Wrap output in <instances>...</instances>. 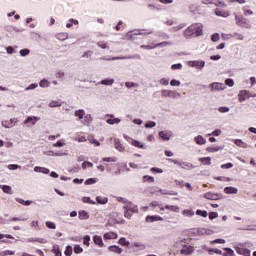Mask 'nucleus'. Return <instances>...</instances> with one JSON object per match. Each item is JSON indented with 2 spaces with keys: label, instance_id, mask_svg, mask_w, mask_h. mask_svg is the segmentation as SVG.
I'll list each match as a JSON object with an SVG mask.
<instances>
[{
  "label": "nucleus",
  "instance_id": "9",
  "mask_svg": "<svg viewBox=\"0 0 256 256\" xmlns=\"http://www.w3.org/2000/svg\"><path fill=\"white\" fill-rule=\"evenodd\" d=\"M189 66L195 67L196 69H203V67H205V61H203V60L190 61Z\"/></svg>",
  "mask_w": 256,
  "mask_h": 256
},
{
  "label": "nucleus",
  "instance_id": "2",
  "mask_svg": "<svg viewBox=\"0 0 256 256\" xmlns=\"http://www.w3.org/2000/svg\"><path fill=\"white\" fill-rule=\"evenodd\" d=\"M125 59H138L141 61V55L140 54H134V55H128V56H120V57H112V58H105L101 57V61H121Z\"/></svg>",
  "mask_w": 256,
  "mask_h": 256
},
{
  "label": "nucleus",
  "instance_id": "40",
  "mask_svg": "<svg viewBox=\"0 0 256 256\" xmlns=\"http://www.w3.org/2000/svg\"><path fill=\"white\" fill-rule=\"evenodd\" d=\"M224 253H222L223 256H235V251L231 248H224Z\"/></svg>",
  "mask_w": 256,
  "mask_h": 256
},
{
  "label": "nucleus",
  "instance_id": "47",
  "mask_svg": "<svg viewBox=\"0 0 256 256\" xmlns=\"http://www.w3.org/2000/svg\"><path fill=\"white\" fill-rule=\"evenodd\" d=\"M7 168L10 170V171H16V169H21V166H19L18 164H9L7 166Z\"/></svg>",
  "mask_w": 256,
  "mask_h": 256
},
{
  "label": "nucleus",
  "instance_id": "63",
  "mask_svg": "<svg viewBox=\"0 0 256 256\" xmlns=\"http://www.w3.org/2000/svg\"><path fill=\"white\" fill-rule=\"evenodd\" d=\"M242 11H243V13H244L245 16H247V15H253V12H252L251 10L247 9V6L243 7V8H242Z\"/></svg>",
  "mask_w": 256,
  "mask_h": 256
},
{
  "label": "nucleus",
  "instance_id": "29",
  "mask_svg": "<svg viewBox=\"0 0 256 256\" xmlns=\"http://www.w3.org/2000/svg\"><path fill=\"white\" fill-rule=\"evenodd\" d=\"M96 201L99 205H106V203H108L109 199L107 197L98 196V197H96Z\"/></svg>",
  "mask_w": 256,
  "mask_h": 256
},
{
  "label": "nucleus",
  "instance_id": "35",
  "mask_svg": "<svg viewBox=\"0 0 256 256\" xmlns=\"http://www.w3.org/2000/svg\"><path fill=\"white\" fill-rule=\"evenodd\" d=\"M164 209H167L168 211H173L174 213H179V208L175 205H166L164 206Z\"/></svg>",
  "mask_w": 256,
  "mask_h": 256
},
{
  "label": "nucleus",
  "instance_id": "32",
  "mask_svg": "<svg viewBox=\"0 0 256 256\" xmlns=\"http://www.w3.org/2000/svg\"><path fill=\"white\" fill-rule=\"evenodd\" d=\"M104 239L109 240V239H117V233L115 232H108L104 234Z\"/></svg>",
  "mask_w": 256,
  "mask_h": 256
},
{
  "label": "nucleus",
  "instance_id": "33",
  "mask_svg": "<svg viewBox=\"0 0 256 256\" xmlns=\"http://www.w3.org/2000/svg\"><path fill=\"white\" fill-rule=\"evenodd\" d=\"M46 155H48L49 157H63L67 155V153H54L53 151H48L46 152Z\"/></svg>",
  "mask_w": 256,
  "mask_h": 256
},
{
  "label": "nucleus",
  "instance_id": "20",
  "mask_svg": "<svg viewBox=\"0 0 256 256\" xmlns=\"http://www.w3.org/2000/svg\"><path fill=\"white\" fill-rule=\"evenodd\" d=\"M113 83H115V79H103L100 82L97 83V85H106V86H110L113 85Z\"/></svg>",
  "mask_w": 256,
  "mask_h": 256
},
{
  "label": "nucleus",
  "instance_id": "5",
  "mask_svg": "<svg viewBox=\"0 0 256 256\" xmlns=\"http://www.w3.org/2000/svg\"><path fill=\"white\" fill-rule=\"evenodd\" d=\"M17 118H11L10 120H3L1 122L2 127L5 129H13L17 125Z\"/></svg>",
  "mask_w": 256,
  "mask_h": 256
},
{
  "label": "nucleus",
  "instance_id": "50",
  "mask_svg": "<svg viewBox=\"0 0 256 256\" xmlns=\"http://www.w3.org/2000/svg\"><path fill=\"white\" fill-rule=\"evenodd\" d=\"M167 45H173V43L164 41V42H160L158 44H155L154 47H167Z\"/></svg>",
  "mask_w": 256,
  "mask_h": 256
},
{
  "label": "nucleus",
  "instance_id": "57",
  "mask_svg": "<svg viewBox=\"0 0 256 256\" xmlns=\"http://www.w3.org/2000/svg\"><path fill=\"white\" fill-rule=\"evenodd\" d=\"M74 253H76V255H79V253H83V248L80 245H75Z\"/></svg>",
  "mask_w": 256,
  "mask_h": 256
},
{
  "label": "nucleus",
  "instance_id": "59",
  "mask_svg": "<svg viewBox=\"0 0 256 256\" xmlns=\"http://www.w3.org/2000/svg\"><path fill=\"white\" fill-rule=\"evenodd\" d=\"M219 113H229L230 109L227 106H221L218 108Z\"/></svg>",
  "mask_w": 256,
  "mask_h": 256
},
{
  "label": "nucleus",
  "instance_id": "22",
  "mask_svg": "<svg viewBox=\"0 0 256 256\" xmlns=\"http://www.w3.org/2000/svg\"><path fill=\"white\" fill-rule=\"evenodd\" d=\"M197 145H205L207 143V139H205L202 135H198L194 138Z\"/></svg>",
  "mask_w": 256,
  "mask_h": 256
},
{
  "label": "nucleus",
  "instance_id": "18",
  "mask_svg": "<svg viewBox=\"0 0 256 256\" xmlns=\"http://www.w3.org/2000/svg\"><path fill=\"white\" fill-rule=\"evenodd\" d=\"M239 192V190L235 187H226L224 188V193H226V195H237V193Z\"/></svg>",
  "mask_w": 256,
  "mask_h": 256
},
{
  "label": "nucleus",
  "instance_id": "41",
  "mask_svg": "<svg viewBox=\"0 0 256 256\" xmlns=\"http://www.w3.org/2000/svg\"><path fill=\"white\" fill-rule=\"evenodd\" d=\"M51 82H49L47 79H43L40 81L39 86L42 87L43 89L50 87Z\"/></svg>",
  "mask_w": 256,
  "mask_h": 256
},
{
  "label": "nucleus",
  "instance_id": "11",
  "mask_svg": "<svg viewBox=\"0 0 256 256\" xmlns=\"http://www.w3.org/2000/svg\"><path fill=\"white\" fill-rule=\"evenodd\" d=\"M221 198V194L208 192L204 194V199H208L210 201H217Z\"/></svg>",
  "mask_w": 256,
  "mask_h": 256
},
{
  "label": "nucleus",
  "instance_id": "52",
  "mask_svg": "<svg viewBox=\"0 0 256 256\" xmlns=\"http://www.w3.org/2000/svg\"><path fill=\"white\" fill-rule=\"evenodd\" d=\"M82 201H83V203H89L90 205H95L96 204V202L91 200L90 197H83Z\"/></svg>",
  "mask_w": 256,
  "mask_h": 256
},
{
  "label": "nucleus",
  "instance_id": "38",
  "mask_svg": "<svg viewBox=\"0 0 256 256\" xmlns=\"http://www.w3.org/2000/svg\"><path fill=\"white\" fill-rule=\"evenodd\" d=\"M74 115L75 117H78V119H83V117H85V110L83 109L76 110Z\"/></svg>",
  "mask_w": 256,
  "mask_h": 256
},
{
  "label": "nucleus",
  "instance_id": "14",
  "mask_svg": "<svg viewBox=\"0 0 256 256\" xmlns=\"http://www.w3.org/2000/svg\"><path fill=\"white\" fill-rule=\"evenodd\" d=\"M197 235H213V230L206 229V228H199L197 229Z\"/></svg>",
  "mask_w": 256,
  "mask_h": 256
},
{
  "label": "nucleus",
  "instance_id": "23",
  "mask_svg": "<svg viewBox=\"0 0 256 256\" xmlns=\"http://www.w3.org/2000/svg\"><path fill=\"white\" fill-rule=\"evenodd\" d=\"M114 141H115V149L120 151V153H123V151H125V146L121 144V141H119V139H115Z\"/></svg>",
  "mask_w": 256,
  "mask_h": 256
},
{
  "label": "nucleus",
  "instance_id": "54",
  "mask_svg": "<svg viewBox=\"0 0 256 256\" xmlns=\"http://www.w3.org/2000/svg\"><path fill=\"white\" fill-rule=\"evenodd\" d=\"M118 243H119L120 245H123V247L129 246V242L125 239V237L120 238L119 241H118Z\"/></svg>",
  "mask_w": 256,
  "mask_h": 256
},
{
  "label": "nucleus",
  "instance_id": "64",
  "mask_svg": "<svg viewBox=\"0 0 256 256\" xmlns=\"http://www.w3.org/2000/svg\"><path fill=\"white\" fill-rule=\"evenodd\" d=\"M89 241H91V236L89 235L84 236V240H83L84 245L89 247Z\"/></svg>",
  "mask_w": 256,
  "mask_h": 256
},
{
  "label": "nucleus",
  "instance_id": "31",
  "mask_svg": "<svg viewBox=\"0 0 256 256\" xmlns=\"http://www.w3.org/2000/svg\"><path fill=\"white\" fill-rule=\"evenodd\" d=\"M56 38L59 39V41H67L69 39L68 33H59L56 35Z\"/></svg>",
  "mask_w": 256,
  "mask_h": 256
},
{
  "label": "nucleus",
  "instance_id": "16",
  "mask_svg": "<svg viewBox=\"0 0 256 256\" xmlns=\"http://www.w3.org/2000/svg\"><path fill=\"white\" fill-rule=\"evenodd\" d=\"M108 251H111L112 253H117L118 255H121L123 253V249L117 245L109 246Z\"/></svg>",
  "mask_w": 256,
  "mask_h": 256
},
{
  "label": "nucleus",
  "instance_id": "44",
  "mask_svg": "<svg viewBox=\"0 0 256 256\" xmlns=\"http://www.w3.org/2000/svg\"><path fill=\"white\" fill-rule=\"evenodd\" d=\"M73 24L74 25H79V21L71 18L69 20V23L66 24L67 29H71L73 27Z\"/></svg>",
  "mask_w": 256,
  "mask_h": 256
},
{
  "label": "nucleus",
  "instance_id": "27",
  "mask_svg": "<svg viewBox=\"0 0 256 256\" xmlns=\"http://www.w3.org/2000/svg\"><path fill=\"white\" fill-rule=\"evenodd\" d=\"M106 123H108V125H119V123H121V119L119 118H109L106 120Z\"/></svg>",
  "mask_w": 256,
  "mask_h": 256
},
{
  "label": "nucleus",
  "instance_id": "7",
  "mask_svg": "<svg viewBox=\"0 0 256 256\" xmlns=\"http://www.w3.org/2000/svg\"><path fill=\"white\" fill-rule=\"evenodd\" d=\"M208 87L212 93L215 91H223V89H225V86L223 85V83H219V82H213Z\"/></svg>",
  "mask_w": 256,
  "mask_h": 256
},
{
  "label": "nucleus",
  "instance_id": "42",
  "mask_svg": "<svg viewBox=\"0 0 256 256\" xmlns=\"http://www.w3.org/2000/svg\"><path fill=\"white\" fill-rule=\"evenodd\" d=\"M124 209H126V211H124V217H126V219H131L132 214L131 212V206H125Z\"/></svg>",
  "mask_w": 256,
  "mask_h": 256
},
{
  "label": "nucleus",
  "instance_id": "3",
  "mask_svg": "<svg viewBox=\"0 0 256 256\" xmlns=\"http://www.w3.org/2000/svg\"><path fill=\"white\" fill-rule=\"evenodd\" d=\"M235 21H236V25H238V27H243L244 29H251V24H249V22H247V18L243 17V16H235Z\"/></svg>",
  "mask_w": 256,
  "mask_h": 256
},
{
  "label": "nucleus",
  "instance_id": "46",
  "mask_svg": "<svg viewBox=\"0 0 256 256\" xmlns=\"http://www.w3.org/2000/svg\"><path fill=\"white\" fill-rule=\"evenodd\" d=\"M95 183H97V178H88L84 182V185H95Z\"/></svg>",
  "mask_w": 256,
  "mask_h": 256
},
{
  "label": "nucleus",
  "instance_id": "55",
  "mask_svg": "<svg viewBox=\"0 0 256 256\" xmlns=\"http://www.w3.org/2000/svg\"><path fill=\"white\" fill-rule=\"evenodd\" d=\"M37 87H39V84L33 83V84H30L28 87H26L25 91H33V89H37Z\"/></svg>",
  "mask_w": 256,
  "mask_h": 256
},
{
  "label": "nucleus",
  "instance_id": "51",
  "mask_svg": "<svg viewBox=\"0 0 256 256\" xmlns=\"http://www.w3.org/2000/svg\"><path fill=\"white\" fill-rule=\"evenodd\" d=\"M64 255H66V256H71V255H73V247L67 246V247H66V250H65V252H64Z\"/></svg>",
  "mask_w": 256,
  "mask_h": 256
},
{
  "label": "nucleus",
  "instance_id": "28",
  "mask_svg": "<svg viewBox=\"0 0 256 256\" xmlns=\"http://www.w3.org/2000/svg\"><path fill=\"white\" fill-rule=\"evenodd\" d=\"M215 15H217V17H229V12L224 11V10L216 9L215 10Z\"/></svg>",
  "mask_w": 256,
  "mask_h": 256
},
{
  "label": "nucleus",
  "instance_id": "61",
  "mask_svg": "<svg viewBox=\"0 0 256 256\" xmlns=\"http://www.w3.org/2000/svg\"><path fill=\"white\" fill-rule=\"evenodd\" d=\"M196 215H200V217H207V211H205V210H197L196 211Z\"/></svg>",
  "mask_w": 256,
  "mask_h": 256
},
{
  "label": "nucleus",
  "instance_id": "6",
  "mask_svg": "<svg viewBox=\"0 0 256 256\" xmlns=\"http://www.w3.org/2000/svg\"><path fill=\"white\" fill-rule=\"evenodd\" d=\"M162 97H170L172 99H177V97H181V93L173 90H162Z\"/></svg>",
  "mask_w": 256,
  "mask_h": 256
},
{
  "label": "nucleus",
  "instance_id": "49",
  "mask_svg": "<svg viewBox=\"0 0 256 256\" xmlns=\"http://www.w3.org/2000/svg\"><path fill=\"white\" fill-rule=\"evenodd\" d=\"M88 141H89L91 144L96 145V147H99V146L101 145V143H100L99 141L95 140V138H93V136H90V137L88 138Z\"/></svg>",
  "mask_w": 256,
  "mask_h": 256
},
{
  "label": "nucleus",
  "instance_id": "8",
  "mask_svg": "<svg viewBox=\"0 0 256 256\" xmlns=\"http://www.w3.org/2000/svg\"><path fill=\"white\" fill-rule=\"evenodd\" d=\"M235 251L238 255L251 256V250L244 248L243 246H236Z\"/></svg>",
  "mask_w": 256,
  "mask_h": 256
},
{
  "label": "nucleus",
  "instance_id": "21",
  "mask_svg": "<svg viewBox=\"0 0 256 256\" xmlns=\"http://www.w3.org/2000/svg\"><path fill=\"white\" fill-rule=\"evenodd\" d=\"M0 189H2L3 193L13 195V188H11V186L9 185H0Z\"/></svg>",
  "mask_w": 256,
  "mask_h": 256
},
{
  "label": "nucleus",
  "instance_id": "34",
  "mask_svg": "<svg viewBox=\"0 0 256 256\" xmlns=\"http://www.w3.org/2000/svg\"><path fill=\"white\" fill-rule=\"evenodd\" d=\"M63 105V102L61 100H52L49 103V107H61Z\"/></svg>",
  "mask_w": 256,
  "mask_h": 256
},
{
  "label": "nucleus",
  "instance_id": "13",
  "mask_svg": "<svg viewBox=\"0 0 256 256\" xmlns=\"http://www.w3.org/2000/svg\"><path fill=\"white\" fill-rule=\"evenodd\" d=\"M93 242L95 245H98V247H105V243H103V238L99 235L93 236Z\"/></svg>",
  "mask_w": 256,
  "mask_h": 256
},
{
  "label": "nucleus",
  "instance_id": "56",
  "mask_svg": "<svg viewBox=\"0 0 256 256\" xmlns=\"http://www.w3.org/2000/svg\"><path fill=\"white\" fill-rule=\"evenodd\" d=\"M171 69H172L173 71H175V70H181V69H183V64H182V63L173 64V65L171 66Z\"/></svg>",
  "mask_w": 256,
  "mask_h": 256
},
{
  "label": "nucleus",
  "instance_id": "45",
  "mask_svg": "<svg viewBox=\"0 0 256 256\" xmlns=\"http://www.w3.org/2000/svg\"><path fill=\"white\" fill-rule=\"evenodd\" d=\"M199 161L203 163V165H211V157L199 158Z\"/></svg>",
  "mask_w": 256,
  "mask_h": 256
},
{
  "label": "nucleus",
  "instance_id": "30",
  "mask_svg": "<svg viewBox=\"0 0 256 256\" xmlns=\"http://www.w3.org/2000/svg\"><path fill=\"white\" fill-rule=\"evenodd\" d=\"M131 145H133L134 147H138V149H147V146H144L143 144H141L138 140H131Z\"/></svg>",
  "mask_w": 256,
  "mask_h": 256
},
{
  "label": "nucleus",
  "instance_id": "58",
  "mask_svg": "<svg viewBox=\"0 0 256 256\" xmlns=\"http://www.w3.org/2000/svg\"><path fill=\"white\" fill-rule=\"evenodd\" d=\"M46 227H48V229H57V225L51 221H46Z\"/></svg>",
  "mask_w": 256,
  "mask_h": 256
},
{
  "label": "nucleus",
  "instance_id": "10",
  "mask_svg": "<svg viewBox=\"0 0 256 256\" xmlns=\"http://www.w3.org/2000/svg\"><path fill=\"white\" fill-rule=\"evenodd\" d=\"M172 135L173 132L167 130L159 132V137L162 141H169Z\"/></svg>",
  "mask_w": 256,
  "mask_h": 256
},
{
  "label": "nucleus",
  "instance_id": "60",
  "mask_svg": "<svg viewBox=\"0 0 256 256\" xmlns=\"http://www.w3.org/2000/svg\"><path fill=\"white\" fill-rule=\"evenodd\" d=\"M102 161H106L107 163H116V161H117V158L116 157H113V158H111V157H105V158H103L102 159Z\"/></svg>",
  "mask_w": 256,
  "mask_h": 256
},
{
  "label": "nucleus",
  "instance_id": "39",
  "mask_svg": "<svg viewBox=\"0 0 256 256\" xmlns=\"http://www.w3.org/2000/svg\"><path fill=\"white\" fill-rule=\"evenodd\" d=\"M144 183H155V178L153 176L145 175L143 176Z\"/></svg>",
  "mask_w": 256,
  "mask_h": 256
},
{
  "label": "nucleus",
  "instance_id": "17",
  "mask_svg": "<svg viewBox=\"0 0 256 256\" xmlns=\"http://www.w3.org/2000/svg\"><path fill=\"white\" fill-rule=\"evenodd\" d=\"M40 118L37 116H29L25 121L24 124L27 125L29 123H31L32 125H35V123H37V121H39Z\"/></svg>",
  "mask_w": 256,
  "mask_h": 256
},
{
  "label": "nucleus",
  "instance_id": "43",
  "mask_svg": "<svg viewBox=\"0 0 256 256\" xmlns=\"http://www.w3.org/2000/svg\"><path fill=\"white\" fill-rule=\"evenodd\" d=\"M223 147H207L206 151L208 153H217V151H221Z\"/></svg>",
  "mask_w": 256,
  "mask_h": 256
},
{
  "label": "nucleus",
  "instance_id": "24",
  "mask_svg": "<svg viewBox=\"0 0 256 256\" xmlns=\"http://www.w3.org/2000/svg\"><path fill=\"white\" fill-rule=\"evenodd\" d=\"M79 215V219L87 221V219H89V213L85 210H81L78 212Z\"/></svg>",
  "mask_w": 256,
  "mask_h": 256
},
{
  "label": "nucleus",
  "instance_id": "4",
  "mask_svg": "<svg viewBox=\"0 0 256 256\" xmlns=\"http://www.w3.org/2000/svg\"><path fill=\"white\" fill-rule=\"evenodd\" d=\"M168 161L169 163H174V165H178V167H181V169H195V166L189 162H179L172 158H169Z\"/></svg>",
  "mask_w": 256,
  "mask_h": 256
},
{
  "label": "nucleus",
  "instance_id": "26",
  "mask_svg": "<svg viewBox=\"0 0 256 256\" xmlns=\"http://www.w3.org/2000/svg\"><path fill=\"white\" fill-rule=\"evenodd\" d=\"M34 171L36 173H43L44 175H49V169H47V168L36 166V167H34Z\"/></svg>",
  "mask_w": 256,
  "mask_h": 256
},
{
  "label": "nucleus",
  "instance_id": "15",
  "mask_svg": "<svg viewBox=\"0 0 256 256\" xmlns=\"http://www.w3.org/2000/svg\"><path fill=\"white\" fill-rule=\"evenodd\" d=\"M195 250L193 249V246H184L181 249V254L182 255H191Z\"/></svg>",
  "mask_w": 256,
  "mask_h": 256
},
{
  "label": "nucleus",
  "instance_id": "36",
  "mask_svg": "<svg viewBox=\"0 0 256 256\" xmlns=\"http://www.w3.org/2000/svg\"><path fill=\"white\" fill-rule=\"evenodd\" d=\"M228 37H235L236 39H238V41H243V39H245V36H243V34L237 32L233 34H228Z\"/></svg>",
  "mask_w": 256,
  "mask_h": 256
},
{
  "label": "nucleus",
  "instance_id": "1",
  "mask_svg": "<svg viewBox=\"0 0 256 256\" xmlns=\"http://www.w3.org/2000/svg\"><path fill=\"white\" fill-rule=\"evenodd\" d=\"M193 35H195L196 37H201V35H203V24H201V23L191 24L184 31L185 39H191V37H193Z\"/></svg>",
  "mask_w": 256,
  "mask_h": 256
},
{
  "label": "nucleus",
  "instance_id": "48",
  "mask_svg": "<svg viewBox=\"0 0 256 256\" xmlns=\"http://www.w3.org/2000/svg\"><path fill=\"white\" fill-rule=\"evenodd\" d=\"M157 125V123H155V122H153V121H148L145 125H144V127L146 128V129H153V127H155Z\"/></svg>",
  "mask_w": 256,
  "mask_h": 256
},
{
  "label": "nucleus",
  "instance_id": "37",
  "mask_svg": "<svg viewBox=\"0 0 256 256\" xmlns=\"http://www.w3.org/2000/svg\"><path fill=\"white\" fill-rule=\"evenodd\" d=\"M52 252L55 254V256H63L61 249H59V245L57 244L53 246Z\"/></svg>",
  "mask_w": 256,
  "mask_h": 256
},
{
  "label": "nucleus",
  "instance_id": "62",
  "mask_svg": "<svg viewBox=\"0 0 256 256\" xmlns=\"http://www.w3.org/2000/svg\"><path fill=\"white\" fill-rule=\"evenodd\" d=\"M225 85H227L228 87H233V85H235V82L233 81V79L228 78L225 80Z\"/></svg>",
  "mask_w": 256,
  "mask_h": 256
},
{
  "label": "nucleus",
  "instance_id": "19",
  "mask_svg": "<svg viewBox=\"0 0 256 256\" xmlns=\"http://www.w3.org/2000/svg\"><path fill=\"white\" fill-rule=\"evenodd\" d=\"M146 221H147V223H155V221H163V217H161V216H147Z\"/></svg>",
  "mask_w": 256,
  "mask_h": 256
},
{
  "label": "nucleus",
  "instance_id": "53",
  "mask_svg": "<svg viewBox=\"0 0 256 256\" xmlns=\"http://www.w3.org/2000/svg\"><path fill=\"white\" fill-rule=\"evenodd\" d=\"M30 53H31V50L27 48L20 50L21 57H27V55H29Z\"/></svg>",
  "mask_w": 256,
  "mask_h": 256
},
{
  "label": "nucleus",
  "instance_id": "12",
  "mask_svg": "<svg viewBox=\"0 0 256 256\" xmlns=\"http://www.w3.org/2000/svg\"><path fill=\"white\" fill-rule=\"evenodd\" d=\"M249 97H251V95L249 94V91H247V90H242L238 94V99H239L240 103H243V101H245L246 99H249Z\"/></svg>",
  "mask_w": 256,
  "mask_h": 256
},
{
  "label": "nucleus",
  "instance_id": "25",
  "mask_svg": "<svg viewBox=\"0 0 256 256\" xmlns=\"http://www.w3.org/2000/svg\"><path fill=\"white\" fill-rule=\"evenodd\" d=\"M234 143L237 145V147H242V149H247L249 147L248 144L243 142L241 139L234 140Z\"/></svg>",
  "mask_w": 256,
  "mask_h": 256
}]
</instances>
